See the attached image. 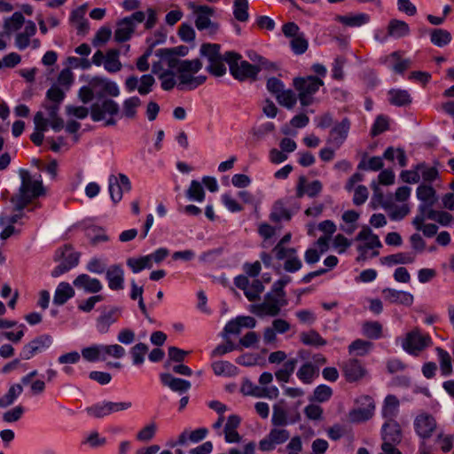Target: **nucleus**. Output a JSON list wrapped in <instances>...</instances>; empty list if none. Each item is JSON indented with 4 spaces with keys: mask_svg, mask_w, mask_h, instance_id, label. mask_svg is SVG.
Here are the masks:
<instances>
[{
    "mask_svg": "<svg viewBox=\"0 0 454 454\" xmlns=\"http://www.w3.org/2000/svg\"><path fill=\"white\" fill-rule=\"evenodd\" d=\"M167 62L169 69H172L177 77V86L180 90H194L205 82L206 76H195L202 68V63L199 59L189 60L168 56Z\"/></svg>",
    "mask_w": 454,
    "mask_h": 454,
    "instance_id": "nucleus-1",
    "label": "nucleus"
},
{
    "mask_svg": "<svg viewBox=\"0 0 454 454\" xmlns=\"http://www.w3.org/2000/svg\"><path fill=\"white\" fill-rule=\"evenodd\" d=\"M19 176L21 181L18 192L11 198L14 211H21L35 199L44 194L41 175H32L28 170L20 168Z\"/></svg>",
    "mask_w": 454,
    "mask_h": 454,
    "instance_id": "nucleus-2",
    "label": "nucleus"
},
{
    "mask_svg": "<svg viewBox=\"0 0 454 454\" xmlns=\"http://www.w3.org/2000/svg\"><path fill=\"white\" fill-rule=\"evenodd\" d=\"M90 114L93 121H104L105 126H114L120 116V106L114 100L104 98L92 104Z\"/></svg>",
    "mask_w": 454,
    "mask_h": 454,
    "instance_id": "nucleus-3",
    "label": "nucleus"
},
{
    "mask_svg": "<svg viewBox=\"0 0 454 454\" xmlns=\"http://www.w3.org/2000/svg\"><path fill=\"white\" fill-rule=\"evenodd\" d=\"M294 86L298 91L301 105L308 106L313 103V96L324 86V81L314 75L297 77L294 79Z\"/></svg>",
    "mask_w": 454,
    "mask_h": 454,
    "instance_id": "nucleus-4",
    "label": "nucleus"
},
{
    "mask_svg": "<svg viewBox=\"0 0 454 454\" xmlns=\"http://www.w3.org/2000/svg\"><path fill=\"white\" fill-rule=\"evenodd\" d=\"M240 59L241 56L234 51H226L224 53V59L229 64L230 72L232 76L239 81L255 79L260 68L246 60L239 63Z\"/></svg>",
    "mask_w": 454,
    "mask_h": 454,
    "instance_id": "nucleus-5",
    "label": "nucleus"
},
{
    "mask_svg": "<svg viewBox=\"0 0 454 454\" xmlns=\"http://www.w3.org/2000/svg\"><path fill=\"white\" fill-rule=\"evenodd\" d=\"M416 196L420 204L412 223L419 226L426 221V213L433 209V206L437 201V195L432 184H420L416 189Z\"/></svg>",
    "mask_w": 454,
    "mask_h": 454,
    "instance_id": "nucleus-6",
    "label": "nucleus"
},
{
    "mask_svg": "<svg viewBox=\"0 0 454 454\" xmlns=\"http://www.w3.org/2000/svg\"><path fill=\"white\" fill-rule=\"evenodd\" d=\"M145 20V14L144 12L137 11L131 15L120 20L116 24L114 38L117 43H123L129 41L137 27V24Z\"/></svg>",
    "mask_w": 454,
    "mask_h": 454,
    "instance_id": "nucleus-7",
    "label": "nucleus"
},
{
    "mask_svg": "<svg viewBox=\"0 0 454 454\" xmlns=\"http://www.w3.org/2000/svg\"><path fill=\"white\" fill-rule=\"evenodd\" d=\"M287 304L286 298L279 297L273 293H268L264 301L259 304H254L251 306V311L258 317H276L278 316L281 309Z\"/></svg>",
    "mask_w": 454,
    "mask_h": 454,
    "instance_id": "nucleus-8",
    "label": "nucleus"
},
{
    "mask_svg": "<svg viewBox=\"0 0 454 454\" xmlns=\"http://www.w3.org/2000/svg\"><path fill=\"white\" fill-rule=\"evenodd\" d=\"M36 30L35 23L31 20H27L26 26L14 35V46L19 51H24L28 47L33 50L39 49L41 41L38 38H35Z\"/></svg>",
    "mask_w": 454,
    "mask_h": 454,
    "instance_id": "nucleus-9",
    "label": "nucleus"
},
{
    "mask_svg": "<svg viewBox=\"0 0 454 454\" xmlns=\"http://www.w3.org/2000/svg\"><path fill=\"white\" fill-rule=\"evenodd\" d=\"M431 344V338L423 334L419 329H414L406 334L402 340L403 348L409 354L417 355Z\"/></svg>",
    "mask_w": 454,
    "mask_h": 454,
    "instance_id": "nucleus-10",
    "label": "nucleus"
},
{
    "mask_svg": "<svg viewBox=\"0 0 454 454\" xmlns=\"http://www.w3.org/2000/svg\"><path fill=\"white\" fill-rule=\"evenodd\" d=\"M131 190V183L129 178L122 173L118 176L110 175L108 176V192L114 203L121 200L123 192Z\"/></svg>",
    "mask_w": 454,
    "mask_h": 454,
    "instance_id": "nucleus-11",
    "label": "nucleus"
},
{
    "mask_svg": "<svg viewBox=\"0 0 454 454\" xmlns=\"http://www.w3.org/2000/svg\"><path fill=\"white\" fill-rule=\"evenodd\" d=\"M273 253L278 261L285 260L284 270L286 271L294 273L301 269L302 262L299 258L295 248H282L278 247L276 249H273Z\"/></svg>",
    "mask_w": 454,
    "mask_h": 454,
    "instance_id": "nucleus-12",
    "label": "nucleus"
},
{
    "mask_svg": "<svg viewBox=\"0 0 454 454\" xmlns=\"http://www.w3.org/2000/svg\"><path fill=\"white\" fill-rule=\"evenodd\" d=\"M299 210V207H293L287 200H277L270 214V220L273 223L288 222Z\"/></svg>",
    "mask_w": 454,
    "mask_h": 454,
    "instance_id": "nucleus-13",
    "label": "nucleus"
},
{
    "mask_svg": "<svg viewBox=\"0 0 454 454\" xmlns=\"http://www.w3.org/2000/svg\"><path fill=\"white\" fill-rule=\"evenodd\" d=\"M436 421L434 418L427 412L418 414L413 422L416 434L422 439H428L436 429Z\"/></svg>",
    "mask_w": 454,
    "mask_h": 454,
    "instance_id": "nucleus-14",
    "label": "nucleus"
},
{
    "mask_svg": "<svg viewBox=\"0 0 454 454\" xmlns=\"http://www.w3.org/2000/svg\"><path fill=\"white\" fill-rule=\"evenodd\" d=\"M52 343V338L48 334H43L27 344H26L20 351V357L24 360L32 358L37 353L43 352L49 348Z\"/></svg>",
    "mask_w": 454,
    "mask_h": 454,
    "instance_id": "nucleus-15",
    "label": "nucleus"
},
{
    "mask_svg": "<svg viewBox=\"0 0 454 454\" xmlns=\"http://www.w3.org/2000/svg\"><path fill=\"white\" fill-rule=\"evenodd\" d=\"M215 15V9L201 5L198 9L196 14L195 26L199 30H208L210 34H215L218 30V25L211 20V17Z\"/></svg>",
    "mask_w": 454,
    "mask_h": 454,
    "instance_id": "nucleus-16",
    "label": "nucleus"
},
{
    "mask_svg": "<svg viewBox=\"0 0 454 454\" xmlns=\"http://www.w3.org/2000/svg\"><path fill=\"white\" fill-rule=\"evenodd\" d=\"M350 125V121L348 118H344L340 122L334 124L330 131L327 143L335 149L340 148L348 137Z\"/></svg>",
    "mask_w": 454,
    "mask_h": 454,
    "instance_id": "nucleus-17",
    "label": "nucleus"
},
{
    "mask_svg": "<svg viewBox=\"0 0 454 454\" xmlns=\"http://www.w3.org/2000/svg\"><path fill=\"white\" fill-rule=\"evenodd\" d=\"M121 309L113 307L109 309H104L96 320V328L99 333H106L110 326L114 324L121 316Z\"/></svg>",
    "mask_w": 454,
    "mask_h": 454,
    "instance_id": "nucleus-18",
    "label": "nucleus"
},
{
    "mask_svg": "<svg viewBox=\"0 0 454 454\" xmlns=\"http://www.w3.org/2000/svg\"><path fill=\"white\" fill-rule=\"evenodd\" d=\"M74 286L87 294H98L103 289L99 279L91 278L88 274H80L73 281Z\"/></svg>",
    "mask_w": 454,
    "mask_h": 454,
    "instance_id": "nucleus-19",
    "label": "nucleus"
},
{
    "mask_svg": "<svg viewBox=\"0 0 454 454\" xmlns=\"http://www.w3.org/2000/svg\"><path fill=\"white\" fill-rule=\"evenodd\" d=\"M382 294L384 299L390 303H396L410 307L414 301L413 294L406 291H400L387 287L382 290Z\"/></svg>",
    "mask_w": 454,
    "mask_h": 454,
    "instance_id": "nucleus-20",
    "label": "nucleus"
},
{
    "mask_svg": "<svg viewBox=\"0 0 454 454\" xmlns=\"http://www.w3.org/2000/svg\"><path fill=\"white\" fill-rule=\"evenodd\" d=\"M90 86L98 95L106 94L112 97H118L120 95V89L117 83L106 78L95 77L91 80Z\"/></svg>",
    "mask_w": 454,
    "mask_h": 454,
    "instance_id": "nucleus-21",
    "label": "nucleus"
},
{
    "mask_svg": "<svg viewBox=\"0 0 454 454\" xmlns=\"http://www.w3.org/2000/svg\"><path fill=\"white\" fill-rule=\"evenodd\" d=\"M106 278L111 290L119 291L124 288V270L121 265H111L106 270Z\"/></svg>",
    "mask_w": 454,
    "mask_h": 454,
    "instance_id": "nucleus-22",
    "label": "nucleus"
},
{
    "mask_svg": "<svg viewBox=\"0 0 454 454\" xmlns=\"http://www.w3.org/2000/svg\"><path fill=\"white\" fill-rule=\"evenodd\" d=\"M383 443H400L403 438L400 425L396 421H386L381 427Z\"/></svg>",
    "mask_w": 454,
    "mask_h": 454,
    "instance_id": "nucleus-23",
    "label": "nucleus"
},
{
    "mask_svg": "<svg viewBox=\"0 0 454 454\" xmlns=\"http://www.w3.org/2000/svg\"><path fill=\"white\" fill-rule=\"evenodd\" d=\"M342 372L346 380L354 382L364 377L366 371L356 359H349L342 364Z\"/></svg>",
    "mask_w": 454,
    "mask_h": 454,
    "instance_id": "nucleus-24",
    "label": "nucleus"
},
{
    "mask_svg": "<svg viewBox=\"0 0 454 454\" xmlns=\"http://www.w3.org/2000/svg\"><path fill=\"white\" fill-rule=\"evenodd\" d=\"M380 62L397 74H403L411 67V60L408 59H402L398 51H394L391 54L381 58Z\"/></svg>",
    "mask_w": 454,
    "mask_h": 454,
    "instance_id": "nucleus-25",
    "label": "nucleus"
},
{
    "mask_svg": "<svg viewBox=\"0 0 454 454\" xmlns=\"http://www.w3.org/2000/svg\"><path fill=\"white\" fill-rule=\"evenodd\" d=\"M322 183L318 180H315L310 184L307 183V178L303 176L299 177L296 186V196L302 198L305 194L310 198L316 197L322 191Z\"/></svg>",
    "mask_w": 454,
    "mask_h": 454,
    "instance_id": "nucleus-26",
    "label": "nucleus"
},
{
    "mask_svg": "<svg viewBox=\"0 0 454 454\" xmlns=\"http://www.w3.org/2000/svg\"><path fill=\"white\" fill-rule=\"evenodd\" d=\"M364 399L366 404L365 407L354 409L348 413V419L353 423L366 421L373 415L375 409L373 400L369 396H364Z\"/></svg>",
    "mask_w": 454,
    "mask_h": 454,
    "instance_id": "nucleus-27",
    "label": "nucleus"
},
{
    "mask_svg": "<svg viewBox=\"0 0 454 454\" xmlns=\"http://www.w3.org/2000/svg\"><path fill=\"white\" fill-rule=\"evenodd\" d=\"M240 422V417L236 414H232L228 417L223 432V434H224L226 442L236 443L240 442L241 437L237 431Z\"/></svg>",
    "mask_w": 454,
    "mask_h": 454,
    "instance_id": "nucleus-28",
    "label": "nucleus"
},
{
    "mask_svg": "<svg viewBox=\"0 0 454 454\" xmlns=\"http://www.w3.org/2000/svg\"><path fill=\"white\" fill-rule=\"evenodd\" d=\"M26 22L27 20L23 14L20 12H15L12 16L4 20V32L7 35L17 34L26 26Z\"/></svg>",
    "mask_w": 454,
    "mask_h": 454,
    "instance_id": "nucleus-29",
    "label": "nucleus"
},
{
    "mask_svg": "<svg viewBox=\"0 0 454 454\" xmlns=\"http://www.w3.org/2000/svg\"><path fill=\"white\" fill-rule=\"evenodd\" d=\"M161 383L168 387L172 391L184 393L191 388L190 381L173 377L170 373L164 372L160 375Z\"/></svg>",
    "mask_w": 454,
    "mask_h": 454,
    "instance_id": "nucleus-30",
    "label": "nucleus"
},
{
    "mask_svg": "<svg viewBox=\"0 0 454 454\" xmlns=\"http://www.w3.org/2000/svg\"><path fill=\"white\" fill-rule=\"evenodd\" d=\"M399 400L396 396L387 395L382 406L381 413L386 421H395V419L399 412Z\"/></svg>",
    "mask_w": 454,
    "mask_h": 454,
    "instance_id": "nucleus-31",
    "label": "nucleus"
},
{
    "mask_svg": "<svg viewBox=\"0 0 454 454\" xmlns=\"http://www.w3.org/2000/svg\"><path fill=\"white\" fill-rule=\"evenodd\" d=\"M74 290L69 283L60 282L55 290L53 303L58 306L64 305L74 296Z\"/></svg>",
    "mask_w": 454,
    "mask_h": 454,
    "instance_id": "nucleus-32",
    "label": "nucleus"
},
{
    "mask_svg": "<svg viewBox=\"0 0 454 454\" xmlns=\"http://www.w3.org/2000/svg\"><path fill=\"white\" fill-rule=\"evenodd\" d=\"M356 240L364 242L363 245L371 249L380 248L382 247L379 236L373 233L368 227H364L359 231L356 237Z\"/></svg>",
    "mask_w": 454,
    "mask_h": 454,
    "instance_id": "nucleus-33",
    "label": "nucleus"
},
{
    "mask_svg": "<svg viewBox=\"0 0 454 454\" xmlns=\"http://www.w3.org/2000/svg\"><path fill=\"white\" fill-rule=\"evenodd\" d=\"M417 169L420 176L421 184H433L439 179V171L435 167H431L424 162L417 164Z\"/></svg>",
    "mask_w": 454,
    "mask_h": 454,
    "instance_id": "nucleus-34",
    "label": "nucleus"
},
{
    "mask_svg": "<svg viewBox=\"0 0 454 454\" xmlns=\"http://www.w3.org/2000/svg\"><path fill=\"white\" fill-rule=\"evenodd\" d=\"M336 20L348 27H356L367 24L370 21V16L367 13L359 12L351 15H339Z\"/></svg>",
    "mask_w": 454,
    "mask_h": 454,
    "instance_id": "nucleus-35",
    "label": "nucleus"
},
{
    "mask_svg": "<svg viewBox=\"0 0 454 454\" xmlns=\"http://www.w3.org/2000/svg\"><path fill=\"white\" fill-rule=\"evenodd\" d=\"M120 51L117 49H110L106 53L104 61V68L108 73H117L122 68L120 61Z\"/></svg>",
    "mask_w": 454,
    "mask_h": 454,
    "instance_id": "nucleus-36",
    "label": "nucleus"
},
{
    "mask_svg": "<svg viewBox=\"0 0 454 454\" xmlns=\"http://www.w3.org/2000/svg\"><path fill=\"white\" fill-rule=\"evenodd\" d=\"M414 261L415 256L411 253H397L380 258V262L389 267L398 264H410Z\"/></svg>",
    "mask_w": 454,
    "mask_h": 454,
    "instance_id": "nucleus-37",
    "label": "nucleus"
},
{
    "mask_svg": "<svg viewBox=\"0 0 454 454\" xmlns=\"http://www.w3.org/2000/svg\"><path fill=\"white\" fill-rule=\"evenodd\" d=\"M296 376L302 383L311 384L318 376V367L312 363H305L297 371Z\"/></svg>",
    "mask_w": 454,
    "mask_h": 454,
    "instance_id": "nucleus-38",
    "label": "nucleus"
},
{
    "mask_svg": "<svg viewBox=\"0 0 454 454\" xmlns=\"http://www.w3.org/2000/svg\"><path fill=\"white\" fill-rule=\"evenodd\" d=\"M388 101L396 106H405L411 102V98L406 90L392 89L388 91Z\"/></svg>",
    "mask_w": 454,
    "mask_h": 454,
    "instance_id": "nucleus-39",
    "label": "nucleus"
},
{
    "mask_svg": "<svg viewBox=\"0 0 454 454\" xmlns=\"http://www.w3.org/2000/svg\"><path fill=\"white\" fill-rule=\"evenodd\" d=\"M214 373L217 376L233 377L239 372L238 368L228 361H216L212 364Z\"/></svg>",
    "mask_w": 454,
    "mask_h": 454,
    "instance_id": "nucleus-40",
    "label": "nucleus"
},
{
    "mask_svg": "<svg viewBox=\"0 0 454 454\" xmlns=\"http://www.w3.org/2000/svg\"><path fill=\"white\" fill-rule=\"evenodd\" d=\"M387 30L390 37L394 38L404 37L410 34L409 25L405 21L399 20H391Z\"/></svg>",
    "mask_w": 454,
    "mask_h": 454,
    "instance_id": "nucleus-41",
    "label": "nucleus"
},
{
    "mask_svg": "<svg viewBox=\"0 0 454 454\" xmlns=\"http://www.w3.org/2000/svg\"><path fill=\"white\" fill-rule=\"evenodd\" d=\"M23 387L20 384L12 385L7 393L0 397V408H7L14 403L18 397L21 395Z\"/></svg>",
    "mask_w": 454,
    "mask_h": 454,
    "instance_id": "nucleus-42",
    "label": "nucleus"
},
{
    "mask_svg": "<svg viewBox=\"0 0 454 454\" xmlns=\"http://www.w3.org/2000/svg\"><path fill=\"white\" fill-rule=\"evenodd\" d=\"M85 411L90 417L94 419H102L111 414L109 401L97 403L90 407H87Z\"/></svg>",
    "mask_w": 454,
    "mask_h": 454,
    "instance_id": "nucleus-43",
    "label": "nucleus"
},
{
    "mask_svg": "<svg viewBox=\"0 0 454 454\" xmlns=\"http://www.w3.org/2000/svg\"><path fill=\"white\" fill-rule=\"evenodd\" d=\"M452 39L450 33L442 28L434 29L430 34L431 43L437 47L448 45Z\"/></svg>",
    "mask_w": 454,
    "mask_h": 454,
    "instance_id": "nucleus-44",
    "label": "nucleus"
},
{
    "mask_svg": "<svg viewBox=\"0 0 454 454\" xmlns=\"http://www.w3.org/2000/svg\"><path fill=\"white\" fill-rule=\"evenodd\" d=\"M279 395V390L276 386L262 387L254 385L251 396L257 398L276 399Z\"/></svg>",
    "mask_w": 454,
    "mask_h": 454,
    "instance_id": "nucleus-45",
    "label": "nucleus"
},
{
    "mask_svg": "<svg viewBox=\"0 0 454 454\" xmlns=\"http://www.w3.org/2000/svg\"><path fill=\"white\" fill-rule=\"evenodd\" d=\"M186 197L189 200L202 202L205 200V192L202 184L197 180H192L186 191Z\"/></svg>",
    "mask_w": 454,
    "mask_h": 454,
    "instance_id": "nucleus-46",
    "label": "nucleus"
},
{
    "mask_svg": "<svg viewBox=\"0 0 454 454\" xmlns=\"http://www.w3.org/2000/svg\"><path fill=\"white\" fill-rule=\"evenodd\" d=\"M301 341L305 345L310 346H325L326 340L321 337V335L315 330L309 332H303L300 334Z\"/></svg>",
    "mask_w": 454,
    "mask_h": 454,
    "instance_id": "nucleus-47",
    "label": "nucleus"
},
{
    "mask_svg": "<svg viewBox=\"0 0 454 454\" xmlns=\"http://www.w3.org/2000/svg\"><path fill=\"white\" fill-rule=\"evenodd\" d=\"M297 360L294 358L287 360L283 367L276 372L275 375L278 381L288 382L291 375L295 370Z\"/></svg>",
    "mask_w": 454,
    "mask_h": 454,
    "instance_id": "nucleus-48",
    "label": "nucleus"
},
{
    "mask_svg": "<svg viewBox=\"0 0 454 454\" xmlns=\"http://www.w3.org/2000/svg\"><path fill=\"white\" fill-rule=\"evenodd\" d=\"M280 106L292 109L294 107L298 96L292 90L284 89L279 94L275 97Z\"/></svg>",
    "mask_w": 454,
    "mask_h": 454,
    "instance_id": "nucleus-49",
    "label": "nucleus"
},
{
    "mask_svg": "<svg viewBox=\"0 0 454 454\" xmlns=\"http://www.w3.org/2000/svg\"><path fill=\"white\" fill-rule=\"evenodd\" d=\"M248 1L247 0H235L233 3V15L235 19L240 22L248 20Z\"/></svg>",
    "mask_w": 454,
    "mask_h": 454,
    "instance_id": "nucleus-50",
    "label": "nucleus"
},
{
    "mask_svg": "<svg viewBox=\"0 0 454 454\" xmlns=\"http://www.w3.org/2000/svg\"><path fill=\"white\" fill-rule=\"evenodd\" d=\"M102 348V360H106L107 356H111L114 358H121L125 356L126 350L125 348L119 344H111V345H103Z\"/></svg>",
    "mask_w": 454,
    "mask_h": 454,
    "instance_id": "nucleus-51",
    "label": "nucleus"
},
{
    "mask_svg": "<svg viewBox=\"0 0 454 454\" xmlns=\"http://www.w3.org/2000/svg\"><path fill=\"white\" fill-rule=\"evenodd\" d=\"M372 346V342L357 339L349 345L348 351L352 355L363 356L371 350Z\"/></svg>",
    "mask_w": 454,
    "mask_h": 454,
    "instance_id": "nucleus-52",
    "label": "nucleus"
},
{
    "mask_svg": "<svg viewBox=\"0 0 454 454\" xmlns=\"http://www.w3.org/2000/svg\"><path fill=\"white\" fill-rule=\"evenodd\" d=\"M148 352L146 344L139 342L130 348V355L134 365H141L145 362V355Z\"/></svg>",
    "mask_w": 454,
    "mask_h": 454,
    "instance_id": "nucleus-53",
    "label": "nucleus"
},
{
    "mask_svg": "<svg viewBox=\"0 0 454 454\" xmlns=\"http://www.w3.org/2000/svg\"><path fill=\"white\" fill-rule=\"evenodd\" d=\"M388 211L389 217L394 221H400L404 218L411 211L408 204L384 206Z\"/></svg>",
    "mask_w": 454,
    "mask_h": 454,
    "instance_id": "nucleus-54",
    "label": "nucleus"
},
{
    "mask_svg": "<svg viewBox=\"0 0 454 454\" xmlns=\"http://www.w3.org/2000/svg\"><path fill=\"white\" fill-rule=\"evenodd\" d=\"M221 46L216 43H203L200 47V55L207 58L208 62L215 61L216 59L220 58Z\"/></svg>",
    "mask_w": 454,
    "mask_h": 454,
    "instance_id": "nucleus-55",
    "label": "nucleus"
},
{
    "mask_svg": "<svg viewBox=\"0 0 454 454\" xmlns=\"http://www.w3.org/2000/svg\"><path fill=\"white\" fill-rule=\"evenodd\" d=\"M82 357L88 362L102 360L101 344H94L82 349Z\"/></svg>",
    "mask_w": 454,
    "mask_h": 454,
    "instance_id": "nucleus-56",
    "label": "nucleus"
},
{
    "mask_svg": "<svg viewBox=\"0 0 454 454\" xmlns=\"http://www.w3.org/2000/svg\"><path fill=\"white\" fill-rule=\"evenodd\" d=\"M427 219L434 220L442 226H448L452 221L453 217L448 212L431 209L426 213V220Z\"/></svg>",
    "mask_w": 454,
    "mask_h": 454,
    "instance_id": "nucleus-57",
    "label": "nucleus"
},
{
    "mask_svg": "<svg viewBox=\"0 0 454 454\" xmlns=\"http://www.w3.org/2000/svg\"><path fill=\"white\" fill-rule=\"evenodd\" d=\"M275 125L273 122H265L258 127H254L251 129V134L254 141L258 142L265 138V137L274 131Z\"/></svg>",
    "mask_w": 454,
    "mask_h": 454,
    "instance_id": "nucleus-58",
    "label": "nucleus"
},
{
    "mask_svg": "<svg viewBox=\"0 0 454 454\" xmlns=\"http://www.w3.org/2000/svg\"><path fill=\"white\" fill-rule=\"evenodd\" d=\"M141 100L138 97H131L123 102V115L127 118H134L137 114V108L140 106Z\"/></svg>",
    "mask_w": 454,
    "mask_h": 454,
    "instance_id": "nucleus-59",
    "label": "nucleus"
},
{
    "mask_svg": "<svg viewBox=\"0 0 454 454\" xmlns=\"http://www.w3.org/2000/svg\"><path fill=\"white\" fill-rule=\"evenodd\" d=\"M271 422L277 427H284L289 424L286 411L278 404L273 406Z\"/></svg>",
    "mask_w": 454,
    "mask_h": 454,
    "instance_id": "nucleus-60",
    "label": "nucleus"
},
{
    "mask_svg": "<svg viewBox=\"0 0 454 454\" xmlns=\"http://www.w3.org/2000/svg\"><path fill=\"white\" fill-rule=\"evenodd\" d=\"M291 49L296 55L303 54L309 46L308 40L305 38L303 33H301L299 35L292 38L290 42Z\"/></svg>",
    "mask_w": 454,
    "mask_h": 454,
    "instance_id": "nucleus-61",
    "label": "nucleus"
},
{
    "mask_svg": "<svg viewBox=\"0 0 454 454\" xmlns=\"http://www.w3.org/2000/svg\"><path fill=\"white\" fill-rule=\"evenodd\" d=\"M224 62V55L216 59L215 61H210L207 67V70L215 76L220 77L226 74V67Z\"/></svg>",
    "mask_w": 454,
    "mask_h": 454,
    "instance_id": "nucleus-62",
    "label": "nucleus"
},
{
    "mask_svg": "<svg viewBox=\"0 0 454 454\" xmlns=\"http://www.w3.org/2000/svg\"><path fill=\"white\" fill-rule=\"evenodd\" d=\"M264 286L259 279H254L252 283H249L247 290H246L245 296L248 301H255L260 298L261 294L263 292Z\"/></svg>",
    "mask_w": 454,
    "mask_h": 454,
    "instance_id": "nucleus-63",
    "label": "nucleus"
},
{
    "mask_svg": "<svg viewBox=\"0 0 454 454\" xmlns=\"http://www.w3.org/2000/svg\"><path fill=\"white\" fill-rule=\"evenodd\" d=\"M157 431V425L155 422H150L146 426H145L142 429H140L137 434V439L140 442H149L151 441Z\"/></svg>",
    "mask_w": 454,
    "mask_h": 454,
    "instance_id": "nucleus-64",
    "label": "nucleus"
}]
</instances>
